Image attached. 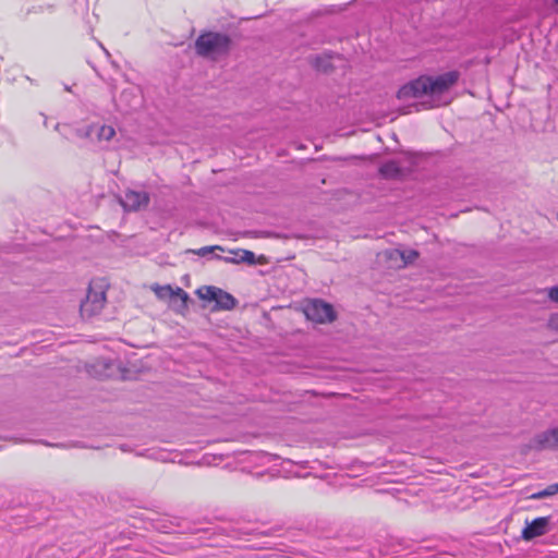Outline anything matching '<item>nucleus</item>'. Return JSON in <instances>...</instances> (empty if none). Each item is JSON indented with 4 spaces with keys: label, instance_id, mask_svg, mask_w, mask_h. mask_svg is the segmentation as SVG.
<instances>
[{
    "label": "nucleus",
    "instance_id": "1",
    "mask_svg": "<svg viewBox=\"0 0 558 558\" xmlns=\"http://www.w3.org/2000/svg\"><path fill=\"white\" fill-rule=\"evenodd\" d=\"M459 80L458 71H449L437 76H420L403 85L398 90L399 99L417 98L423 95L440 97L448 92Z\"/></svg>",
    "mask_w": 558,
    "mask_h": 558
},
{
    "label": "nucleus",
    "instance_id": "2",
    "mask_svg": "<svg viewBox=\"0 0 558 558\" xmlns=\"http://www.w3.org/2000/svg\"><path fill=\"white\" fill-rule=\"evenodd\" d=\"M232 39L220 32H203L195 40L194 49L197 56L217 61L230 53Z\"/></svg>",
    "mask_w": 558,
    "mask_h": 558
},
{
    "label": "nucleus",
    "instance_id": "3",
    "mask_svg": "<svg viewBox=\"0 0 558 558\" xmlns=\"http://www.w3.org/2000/svg\"><path fill=\"white\" fill-rule=\"evenodd\" d=\"M106 304L105 286L100 282H92L86 299L81 304V315L90 318L101 312Z\"/></svg>",
    "mask_w": 558,
    "mask_h": 558
},
{
    "label": "nucleus",
    "instance_id": "4",
    "mask_svg": "<svg viewBox=\"0 0 558 558\" xmlns=\"http://www.w3.org/2000/svg\"><path fill=\"white\" fill-rule=\"evenodd\" d=\"M307 319L318 324L331 323L336 319L333 307L323 300H311L304 307Z\"/></svg>",
    "mask_w": 558,
    "mask_h": 558
},
{
    "label": "nucleus",
    "instance_id": "5",
    "mask_svg": "<svg viewBox=\"0 0 558 558\" xmlns=\"http://www.w3.org/2000/svg\"><path fill=\"white\" fill-rule=\"evenodd\" d=\"M525 450H558V425L536 434L525 445Z\"/></svg>",
    "mask_w": 558,
    "mask_h": 558
},
{
    "label": "nucleus",
    "instance_id": "6",
    "mask_svg": "<svg viewBox=\"0 0 558 558\" xmlns=\"http://www.w3.org/2000/svg\"><path fill=\"white\" fill-rule=\"evenodd\" d=\"M77 135L84 138H88L93 142L102 143L109 142L116 135V131L110 125L90 124L86 128L78 129Z\"/></svg>",
    "mask_w": 558,
    "mask_h": 558
},
{
    "label": "nucleus",
    "instance_id": "7",
    "mask_svg": "<svg viewBox=\"0 0 558 558\" xmlns=\"http://www.w3.org/2000/svg\"><path fill=\"white\" fill-rule=\"evenodd\" d=\"M120 203L125 210L136 211L148 206L149 195L145 191L129 190L120 198Z\"/></svg>",
    "mask_w": 558,
    "mask_h": 558
},
{
    "label": "nucleus",
    "instance_id": "8",
    "mask_svg": "<svg viewBox=\"0 0 558 558\" xmlns=\"http://www.w3.org/2000/svg\"><path fill=\"white\" fill-rule=\"evenodd\" d=\"M548 525V518L541 517L529 523L522 531V537L526 541H531L537 536H542L546 533Z\"/></svg>",
    "mask_w": 558,
    "mask_h": 558
},
{
    "label": "nucleus",
    "instance_id": "9",
    "mask_svg": "<svg viewBox=\"0 0 558 558\" xmlns=\"http://www.w3.org/2000/svg\"><path fill=\"white\" fill-rule=\"evenodd\" d=\"M157 295L160 299L169 298L170 300H180L181 306L186 307V302L189 300L187 293L181 288L172 289L170 286L160 287L156 290Z\"/></svg>",
    "mask_w": 558,
    "mask_h": 558
},
{
    "label": "nucleus",
    "instance_id": "10",
    "mask_svg": "<svg viewBox=\"0 0 558 558\" xmlns=\"http://www.w3.org/2000/svg\"><path fill=\"white\" fill-rule=\"evenodd\" d=\"M215 303L217 310L229 311L234 308L238 302L230 293L219 289Z\"/></svg>",
    "mask_w": 558,
    "mask_h": 558
},
{
    "label": "nucleus",
    "instance_id": "11",
    "mask_svg": "<svg viewBox=\"0 0 558 558\" xmlns=\"http://www.w3.org/2000/svg\"><path fill=\"white\" fill-rule=\"evenodd\" d=\"M379 171L383 177L389 178V179L397 178L401 173V170H400L398 163L392 160L387 161L384 165H381Z\"/></svg>",
    "mask_w": 558,
    "mask_h": 558
},
{
    "label": "nucleus",
    "instance_id": "12",
    "mask_svg": "<svg viewBox=\"0 0 558 558\" xmlns=\"http://www.w3.org/2000/svg\"><path fill=\"white\" fill-rule=\"evenodd\" d=\"M220 288L204 286L197 289L196 293L204 301L215 302Z\"/></svg>",
    "mask_w": 558,
    "mask_h": 558
},
{
    "label": "nucleus",
    "instance_id": "13",
    "mask_svg": "<svg viewBox=\"0 0 558 558\" xmlns=\"http://www.w3.org/2000/svg\"><path fill=\"white\" fill-rule=\"evenodd\" d=\"M236 255V258H226L227 262H233V263H247L250 265L255 264V254L247 250H239L238 252H234Z\"/></svg>",
    "mask_w": 558,
    "mask_h": 558
},
{
    "label": "nucleus",
    "instance_id": "14",
    "mask_svg": "<svg viewBox=\"0 0 558 558\" xmlns=\"http://www.w3.org/2000/svg\"><path fill=\"white\" fill-rule=\"evenodd\" d=\"M330 59V53H323L314 58L313 64L317 70L327 72L331 68Z\"/></svg>",
    "mask_w": 558,
    "mask_h": 558
},
{
    "label": "nucleus",
    "instance_id": "15",
    "mask_svg": "<svg viewBox=\"0 0 558 558\" xmlns=\"http://www.w3.org/2000/svg\"><path fill=\"white\" fill-rule=\"evenodd\" d=\"M393 255H398L401 257V259L403 262V266H407L408 264L413 263L418 256L417 252L413 251V250L403 251V252L396 250L390 253V257H392Z\"/></svg>",
    "mask_w": 558,
    "mask_h": 558
},
{
    "label": "nucleus",
    "instance_id": "16",
    "mask_svg": "<svg viewBox=\"0 0 558 558\" xmlns=\"http://www.w3.org/2000/svg\"><path fill=\"white\" fill-rule=\"evenodd\" d=\"M558 494V483L549 485L547 488L532 495L534 499H542Z\"/></svg>",
    "mask_w": 558,
    "mask_h": 558
},
{
    "label": "nucleus",
    "instance_id": "17",
    "mask_svg": "<svg viewBox=\"0 0 558 558\" xmlns=\"http://www.w3.org/2000/svg\"><path fill=\"white\" fill-rule=\"evenodd\" d=\"M215 250H222L220 246L216 245V246H204L202 248H199L198 251H193L195 254L199 255V256H206L207 254L211 253L213 251Z\"/></svg>",
    "mask_w": 558,
    "mask_h": 558
},
{
    "label": "nucleus",
    "instance_id": "18",
    "mask_svg": "<svg viewBox=\"0 0 558 558\" xmlns=\"http://www.w3.org/2000/svg\"><path fill=\"white\" fill-rule=\"evenodd\" d=\"M549 329L556 331L558 333V313L553 314L548 319Z\"/></svg>",
    "mask_w": 558,
    "mask_h": 558
},
{
    "label": "nucleus",
    "instance_id": "19",
    "mask_svg": "<svg viewBox=\"0 0 558 558\" xmlns=\"http://www.w3.org/2000/svg\"><path fill=\"white\" fill-rule=\"evenodd\" d=\"M548 298L558 304V284L548 290Z\"/></svg>",
    "mask_w": 558,
    "mask_h": 558
},
{
    "label": "nucleus",
    "instance_id": "20",
    "mask_svg": "<svg viewBox=\"0 0 558 558\" xmlns=\"http://www.w3.org/2000/svg\"><path fill=\"white\" fill-rule=\"evenodd\" d=\"M99 46H100V47H101V49L105 51V53L109 57L110 54H109L108 50H107V49H106L101 44H99Z\"/></svg>",
    "mask_w": 558,
    "mask_h": 558
},
{
    "label": "nucleus",
    "instance_id": "21",
    "mask_svg": "<svg viewBox=\"0 0 558 558\" xmlns=\"http://www.w3.org/2000/svg\"><path fill=\"white\" fill-rule=\"evenodd\" d=\"M129 95H130V93L123 92L122 95H121V98H124V97L126 98Z\"/></svg>",
    "mask_w": 558,
    "mask_h": 558
},
{
    "label": "nucleus",
    "instance_id": "22",
    "mask_svg": "<svg viewBox=\"0 0 558 558\" xmlns=\"http://www.w3.org/2000/svg\"><path fill=\"white\" fill-rule=\"evenodd\" d=\"M555 3L558 4V0H555Z\"/></svg>",
    "mask_w": 558,
    "mask_h": 558
}]
</instances>
